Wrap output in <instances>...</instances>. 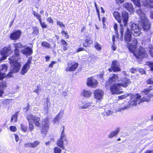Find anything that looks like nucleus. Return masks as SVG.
<instances>
[{
	"mask_svg": "<svg viewBox=\"0 0 153 153\" xmlns=\"http://www.w3.org/2000/svg\"><path fill=\"white\" fill-rule=\"evenodd\" d=\"M94 97L96 99L100 100H102L104 96L103 91L100 89L95 90L93 93Z\"/></svg>",
	"mask_w": 153,
	"mask_h": 153,
	"instance_id": "nucleus-13",
	"label": "nucleus"
},
{
	"mask_svg": "<svg viewBox=\"0 0 153 153\" xmlns=\"http://www.w3.org/2000/svg\"><path fill=\"white\" fill-rule=\"evenodd\" d=\"M57 25H59L61 28H62L63 27H65L63 23V22L59 20H57L56 22Z\"/></svg>",
	"mask_w": 153,
	"mask_h": 153,
	"instance_id": "nucleus-41",
	"label": "nucleus"
},
{
	"mask_svg": "<svg viewBox=\"0 0 153 153\" xmlns=\"http://www.w3.org/2000/svg\"><path fill=\"white\" fill-rule=\"evenodd\" d=\"M114 27L115 30L116 31V33H117V24L115 23L114 24Z\"/></svg>",
	"mask_w": 153,
	"mask_h": 153,
	"instance_id": "nucleus-56",
	"label": "nucleus"
},
{
	"mask_svg": "<svg viewBox=\"0 0 153 153\" xmlns=\"http://www.w3.org/2000/svg\"><path fill=\"white\" fill-rule=\"evenodd\" d=\"M113 113V112L112 111L108 110H105L103 112L102 114L103 116H108L112 114Z\"/></svg>",
	"mask_w": 153,
	"mask_h": 153,
	"instance_id": "nucleus-29",
	"label": "nucleus"
},
{
	"mask_svg": "<svg viewBox=\"0 0 153 153\" xmlns=\"http://www.w3.org/2000/svg\"><path fill=\"white\" fill-rule=\"evenodd\" d=\"M10 130L12 132H15L16 131V128L15 126H12L10 127Z\"/></svg>",
	"mask_w": 153,
	"mask_h": 153,
	"instance_id": "nucleus-45",
	"label": "nucleus"
},
{
	"mask_svg": "<svg viewBox=\"0 0 153 153\" xmlns=\"http://www.w3.org/2000/svg\"><path fill=\"white\" fill-rule=\"evenodd\" d=\"M132 1L134 2V4L138 7H139L140 5V0H131Z\"/></svg>",
	"mask_w": 153,
	"mask_h": 153,
	"instance_id": "nucleus-38",
	"label": "nucleus"
},
{
	"mask_svg": "<svg viewBox=\"0 0 153 153\" xmlns=\"http://www.w3.org/2000/svg\"><path fill=\"white\" fill-rule=\"evenodd\" d=\"M67 140L66 138H63L60 137L57 141V145L58 146L60 147L62 149H64L65 148L64 146L63 145V142L65 141H66Z\"/></svg>",
	"mask_w": 153,
	"mask_h": 153,
	"instance_id": "nucleus-22",
	"label": "nucleus"
},
{
	"mask_svg": "<svg viewBox=\"0 0 153 153\" xmlns=\"http://www.w3.org/2000/svg\"><path fill=\"white\" fill-rule=\"evenodd\" d=\"M14 55L9 58V62L14 72L18 71L19 68L21 67V62L19 61L20 59L19 51L18 48H21L22 45L20 43H16L14 44Z\"/></svg>",
	"mask_w": 153,
	"mask_h": 153,
	"instance_id": "nucleus-1",
	"label": "nucleus"
},
{
	"mask_svg": "<svg viewBox=\"0 0 153 153\" xmlns=\"http://www.w3.org/2000/svg\"><path fill=\"white\" fill-rule=\"evenodd\" d=\"M30 105H28L27 106L25 107L23 109L24 111L25 112H27L29 109Z\"/></svg>",
	"mask_w": 153,
	"mask_h": 153,
	"instance_id": "nucleus-53",
	"label": "nucleus"
},
{
	"mask_svg": "<svg viewBox=\"0 0 153 153\" xmlns=\"http://www.w3.org/2000/svg\"><path fill=\"white\" fill-rule=\"evenodd\" d=\"M39 22L42 28H45L47 27V25L45 24V22H42L41 20H40Z\"/></svg>",
	"mask_w": 153,
	"mask_h": 153,
	"instance_id": "nucleus-42",
	"label": "nucleus"
},
{
	"mask_svg": "<svg viewBox=\"0 0 153 153\" xmlns=\"http://www.w3.org/2000/svg\"><path fill=\"white\" fill-rule=\"evenodd\" d=\"M137 13L139 16L140 18L139 25L142 26L144 30L148 31L150 27V23L149 19L146 18L145 14L140 10L138 9Z\"/></svg>",
	"mask_w": 153,
	"mask_h": 153,
	"instance_id": "nucleus-3",
	"label": "nucleus"
},
{
	"mask_svg": "<svg viewBox=\"0 0 153 153\" xmlns=\"http://www.w3.org/2000/svg\"><path fill=\"white\" fill-rule=\"evenodd\" d=\"M134 54L137 58L139 59L146 57L147 56L145 49L141 46L134 53Z\"/></svg>",
	"mask_w": 153,
	"mask_h": 153,
	"instance_id": "nucleus-10",
	"label": "nucleus"
},
{
	"mask_svg": "<svg viewBox=\"0 0 153 153\" xmlns=\"http://www.w3.org/2000/svg\"><path fill=\"white\" fill-rule=\"evenodd\" d=\"M84 49L83 48H79V49H78L77 50V52H79L80 51H83L84 50Z\"/></svg>",
	"mask_w": 153,
	"mask_h": 153,
	"instance_id": "nucleus-61",
	"label": "nucleus"
},
{
	"mask_svg": "<svg viewBox=\"0 0 153 153\" xmlns=\"http://www.w3.org/2000/svg\"><path fill=\"white\" fill-rule=\"evenodd\" d=\"M147 83L149 84H153V80L151 79H148L146 81Z\"/></svg>",
	"mask_w": 153,
	"mask_h": 153,
	"instance_id": "nucleus-52",
	"label": "nucleus"
},
{
	"mask_svg": "<svg viewBox=\"0 0 153 153\" xmlns=\"http://www.w3.org/2000/svg\"><path fill=\"white\" fill-rule=\"evenodd\" d=\"M94 47L98 51H100L102 49L101 45L97 42L95 43Z\"/></svg>",
	"mask_w": 153,
	"mask_h": 153,
	"instance_id": "nucleus-30",
	"label": "nucleus"
},
{
	"mask_svg": "<svg viewBox=\"0 0 153 153\" xmlns=\"http://www.w3.org/2000/svg\"><path fill=\"white\" fill-rule=\"evenodd\" d=\"M25 147H30L32 148V143H28L25 144Z\"/></svg>",
	"mask_w": 153,
	"mask_h": 153,
	"instance_id": "nucleus-49",
	"label": "nucleus"
},
{
	"mask_svg": "<svg viewBox=\"0 0 153 153\" xmlns=\"http://www.w3.org/2000/svg\"><path fill=\"white\" fill-rule=\"evenodd\" d=\"M95 107V105L92 102H84L82 104L79 105V108L80 109L90 108Z\"/></svg>",
	"mask_w": 153,
	"mask_h": 153,
	"instance_id": "nucleus-17",
	"label": "nucleus"
},
{
	"mask_svg": "<svg viewBox=\"0 0 153 153\" xmlns=\"http://www.w3.org/2000/svg\"><path fill=\"white\" fill-rule=\"evenodd\" d=\"M33 14L34 15L36 16V17L38 19L39 21H40V20H41V15L38 13H36L35 11L33 12Z\"/></svg>",
	"mask_w": 153,
	"mask_h": 153,
	"instance_id": "nucleus-40",
	"label": "nucleus"
},
{
	"mask_svg": "<svg viewBox=\"0 0 153 153\" xmlns=\"http://www.w3.org/2000/svg\"><path fill=\"white\" fill-rule=\"evenodd\" d=\"M21 130L24 132H26L27 131V127L22 124H21Z\"/></svg>",
	"mask_w": 153,
	"mask_h": 153,
	"instance_id": "nucleus-36",
	"label": "nucleus"
},
{
	"mask_svg": "<svg viewBox=\"0 0 153 153\" xmlns=\"http://www.w3.org/2000/svg\"><path fill=\"white\" fill-rule=\"evenodd\" d=\"M54 153H61V149L58 147H55L53 149Z\"/></svg>",
	"mask_w": 153,
	"mask_h": 153,
	"instance_id": "nucleus-37",
	"label": "nucleus"
},
{
	"mask_svg": "<svg viewBox=\"0 0 153 153\" xmlns=\"http://www.w3.org/2000/svg\"><path fill=\"white\" fill-rule=\"evenodd\" d=\"M128 95L127 94L119 96L118 98L120 99H122L127 97Z\"/></svg>",
	"mask_w": 153,
	"mask_h": 153,
	"instance_id": "nucleus-51",
	"label": "nucleus"
},
{
	"mask_svg": "<svg viewBox=\"0 0 153 153\" xmlns=\"http://www.w3.org/2000/svg\"><path fill=\"white\" fill-rule=\"evenodd\" d=\"M6 86V82L3 81L0 82V88L5 87Z\"/></svg>",
	"mask_w": 153,
	"mask_h": 153,
	"instance_id": "nucleus-43",
	"label": "nucleus"
},
{
	"mask_svg": "<svg viewBox=\"0 0 153 153\" xmlns=\"http://www.w3.org/2000/svg\"><path fill=\"white\" fill-rule=\"evenodd\" d=\"M50 57L48 56H47L45 57L46 61L47 62L50 59Z\"/></svg>",
	"mask_w": 153,
	"mask_h": 153,
	"instance_id": "nucleus-62",
	"label": "nucleus"
},
{
	"mask_svg": "<svg viewBox=\"0 0 153 153\" xmlns=\"http://www.w3.org/2000/svg\"><path fill=\"white\" fill-rule=\"evenodd\" d=\"M68 67L65 69L66 71H74L77 68L78 64L75 62H68Z\"/></svg>",
	"mask_w": 153,
	"mask_h": 153,
	"instance_id": "nucleus-12",
	"label": "nucleus"
},
{
	"mask_svg": "<svg viewBox=\"0 0 153 153\" xmlns=\"http://www.w3.org/2000/svg\"><path fill=\"white\" fill-rule=\"evenodd\" d=\"M149 52L151 55L153 57V48H150L149 50Z\"/></svg>",
	"mask_w": 153,
	"mask_h": 153,
	"instance_id": "nucleus-54",
	"label": "nucleus"
},
{
	"mask_svg": "<svg viewBox=\"0 0 153 153\" xmlns=\"http://www.w3.org/2000/svg\"><path fill=\"white\" fill-rule=\"evenodd\" d=\"M32 58L31 57H30L28 59L27 62L26 64L24 65V66L22 68L21 71V73L22 75H25V74L26 73L28 69L30 68V64L31 63V60Z\"/></svg>",
	"mask_w": 153,
	"mask_h": 153,
	"instance_id": "nucleus-14",
	"label": "nucleus"
},
{
	"mask_svg": "<svg viewBox=\"0 0 153 153\" xmlns=\"http://www.w3.org/2000/svg\"><path fill=\"white\" fill-rule=\"evenodd\" d=\"M119 131V129H117L114 131L111 132L108 135V137L110 138H112L116 136Z\"/></svg>",
	"mask_w": 153,
	"mask_h": 153,
	"instance_id": "nucleus-26",
	"label": "nucleus"
},
{
	"mask_svg": "<svg viewBox=\"0 0 153 153\" xmlns=\"http://www.w3.org/2000/svg\"><path fill=\"white\" fill-rule=\"evenodd\" d=\"M118 82H119V84L121 87L123 86L124 88L126 87L131 83L130 80L126 77L122 78L120 80H119Z\"/></svg>",
	"mask_w": 153,
	"mask_h": 153,
	"instance_id": "nucleus-16",
	"label": "nucleus"
},
{
	"mask_svg": "<svg viewBox=\"0 0 153 153\" xmlns=\"http://www.w3.org/2000/svg\"><path fill=\"white\" fill-rule=\"evenodd\" d=\"M120 32L121 34V36H123L124 30H126V32L125 33L124 37L125 40L126 42H130L131 40V35L130 31H129V28L124 27L121 24H120Z\"/></svg>",
	"mask_w": 153,
	"mask_h": 153,
	"instance_id": "nucleus-7",
	"label": "nucleus"
},
{
	"mask_svg": "<svg viewBox=\"0 0 153 153\" xmlns=\"http://www.w3.org/2000/svg\"><path fill=\"white\" fill-rule=\"evenodd\" d=\"M123 7L128 10L130 12H131L133 10V5L131 3L126 2L123 4Z\"/></svg>",
	"mask_w": 153,
	"mask_h": 153,
	"instance_id": "nucleus-24",
	"label": "nucleus"
},
{
	"mask_svg": "<svg viewBox=\"0 0 153 153\" xmlns=\"http://www.w3.org/2000/svg\"><path fill=\"white\" fill-rule=\"evenodd\" d=\"M22 53L26 55L29 56L33 53V50L30 48L27 47L21 50Z\"/></svg>",
	"mask_w": 153,
	"mask_h": 153,
	"instance_id": "nucleus-23",
	"label": "nucleus"
},
{
	"mask_svg": "<svg viewBox=\"0 0 153 153\" xmlns=\"http://www.w3.org/2000/svg\"><path fill=\"white\" fill-rule=\"evenodd\" d=\"M138 71L140 73L142 74H144L145 72V71L143 69L141 68H139L138 69Z\"/></svg>",
	"mask_w": 153,
	"mask_h": 153,
	"instance_id": "nucleus-55",
	"label": "nucleus"
},
{
	"mask_svg": "<svg viewBox=\"0 0 153 153\" xmlns=\"http://www.w3.org/2000/svg\"><path fill=\"white\" fill-rule=\"evenodd\" d=\"M118 75L113 74L110 75L108 81L109 83H112L115 82L116 81L118 82Z\"/></svg>",
	"mask_w": 153,
	"mask_h": 153,
	"instance_id": "nucleus-21",
	"label": "nucleus"
},
{
	"mask_svg": "<svg viewBox=\"0 0 153 153\" xmlns=\"http://www.w3.org/2000/svg\"><path fill=\"white\" fill-rule=\"evenodd\" d=\"M61 33L62 35L65 34V36H68V33L65 32L64 30H62L61 32Z\"/></svg>",
	"mask_w": 153,
	"mask_h": 153,
	"instance_id": "nucleus-60",
	"label": "nucleus"
},
{
	"mask_svg": "<svg viewBox=\"0 0 153 153\" xmlns=\"http://www.w3.org/2000/svg\"><path fill=\"white\" fill-rule=\"evenodd\" d=\"M147 1L150 4L151 3L153 4V0H147Z\"/></svg>",
	"mask_w": 153,
	"mask_h": 153,
	"instance_id": "nucleus-63",
	"label": "nucleus"
},
{
	"mask_svg": "<svg viewBox=\"0 0 153 153\" xmlns=\"http://www.w3.org/2000/svg\"><path fill=\"white\" fill-rule=\"evenodd\" d=\"M132 43H128L126 45L129 51L131 52H133L136 48L137 41V39H134L132 40Z\"/></svg>",
	"mask_w": 153,
	"mask_h": 153,
	"instance_id": "nucleus-15",
	"label": "nucleus"
},
{
	"mask_svg": "<svg viewBox=\"0 0 153 153\" xmlns=\"http://www.w3.org/2000/svg\"><path fill=\"white\" fill-rule=\"evenodd\" d=\"M111 68H113V71L114 72H116L120 71L119 68V65L117 61L114 60L112 62L111 65Z\"/></svg>",
	"mask_w": 153,
	"mask_h": 153,
	"instance_id": "nucleus-19",
	"label": "nucleus"
},
{
	"mask_svg": "<svg viewBox=\"0 0 153 153\" xmlns=\"http://www.w3.org/2000/svg\"><path fill=\"white\" fill-rule=\"evenodd\" d=\"M27 119L28 121L29 130L30 131H32L34 128L33 123L36 126H40V117L31 114L27 116Z\"/></svg>",
	"mask_w": 153,
	"mask_h": 153,
	"instance_id": "nucleus-4",
	"label": "nucleus"
},
{
	"mask_svg": "<svg viewBox=\"0 0 153 153\" xmlns=\"http://www.w3.org/2000/svg\"><path fill=\"white\" fill-rule=\"evenodd\" d=\"M141 96L138 94H135L133 95L131 101L128 104L124 107H121L120 110H125L129 108L130 107L136 105L137 104L144 102H149L150 100L149 98L144 97L140 99Z\"/></svg>",
	"mask_w": 153,
	"mask_h": 153,
	"instance_id": "nucleus-2",
	"label": "nucleus"
},
{
	"mask_svg": "<svg viewBox=\"0 0 153 153\" xmlns=\"http://www.w3.org/2000/svg\"><path fill=\"white\" fill-rule=\"evenodd\" d=\"M17 114L16 113L14 115H13L11 119L10 122H16L17 121Z\"/></svg>",
	"mask_w": 153,
	"mask_h": 153,
	"instance_id": "nucleus-32",
	"label": "nucleus"
},
{
	"mask_svg": "<svg viewBox=\"0 0 153 153\" xmlns=\"http://www.w3.org/2000/svg\"><path fill=\"white\" fill-rule=\"evenodd\" d=\"M33 31L32 32V33L33 34L37 35L38 34L39 30L37 28L34 27H33Z\"/></svg>",
	"mask_w": 153,
	"mask_h": 153,
	"instance_id": "nucleus-39",
	"label": "nucleus"
},
{
	"mask_svg": "<svg viewBox=\"0 0 153 153\" xmlns=\"http://www.w3.org/2000/svg\"><path fill=\"white\" fill-rule=\"evenodd\" d=\"M123 26L124 27L129 28V31L130 30L134 36H137L141 33L140 28L135 23L130 22L129 23L128 26L127 25V23L125 26L124 25Z\"/></svg>",
	"mask_w": 153,
	"mask_h": 153,
	"instance_id": "nucleus-6",
	"label": "nucleus"
},
{
	"mask_svg": "<svg viewBox=\"0 0 153 153\" xmlns=\"http://www.w3.org/2000/svg\"><path fill=\"white\" fill-rule=\"evenodd\" d=\"M11 65V69L10 71L7 74V76L8 77H12L13 76L12 75V74L13 73H17V72H18L21 68V67H20L19 68L18 71L17 72H14L13 70V68L12 67L11 65Z\"/></svg>",
	"mask_w": 153,
	"mask_h": 153,
	"instance_id": "nucleus-31",
	"label": "nucleus"
},
{
	"mask_svg": "<svg viewBox=\"0 0 153 153\" xmlns=\"http://www.w3.org/2000/svg\"><path fill=\"white\" fill-rule=\"evenodd\" d=\"M152 90V89L151 88V87H149V88L145 89L142 92L144 94H147L149 93L150 91Z\"/></svg>",
	"mask_w": 153,
	"mask_h": 153,
	"instance_id": "nucleus-33",
	"label": "nucleus"
},
{
	"mask_svg": "<svg viewBox=\"0 0 153 153\" xmlns=\"http://www.w3.org/2000/svg\"><path fill=\"white\" fill-rule=\"evenodd\" d=\"M21 32L20 30H17L16 31L12 33L10 36V38L12 40H17L20 37Z\"/></svg>",
	"mask_w": 153,
	"mask_h": 153,
	"instance_id": "nucleus-20",
	"label": "nucleus"
},
{
	"mask_svg": "<svg viewBox=\"0 0 153 153\" xmlns=\"http://www.w3.org/2000/svg\"><path fill=\"white\" fill-rule=\"evenodd\" d=\"M62 132L61 133V137H62L65 138V134H64V130L65 129V128H64V126H62Z\"/></svg>",
	"mask_w": 153,
	"mask_h": 153,
	"instance_id": "nucleus-47",
	"label": "nucleus"
},
{
	"mask_svg": "<svg viewBox=\"0 0 153 153\" xmlns=\"http://www.w3.org/2000/svg\"><path fill=\"white\" fill-rule=\"evenodd\" d=\"M46 20L49 23H53V21L51 17H48V18Z\"/></svg>",
	"mask_w": 153,
	"mask_h": 153,
	"instance_id": "nucleus-50",
	"label": "nucleus"
},
{
	"mask_svg": "<svg viewBox=\"0 0 153 153\" xmlns=\"http://www.w3.org/2000/svg\"><path fill=\"white\" fill-rule=\"evenodd\" d=\"M148 65L151 68V70L153 71V62H148Z\"/></svg>",
	"mask_w": 153,
	"mask_h": 153,
	"instance_id": "nucleus-44",
	"label": "nucleus"
},
{
	"mask_svg": "<svg viewBox=\"0 0 153 153\" xmlns=\"http://www.w3.org/2000/svg\"><path fill=\"white\" fill-rule=\"evenodd\" d=\"M63 114V111H60L57 117L55 118V120H57L59 118V116L60 114L61 115H62Z\"/></svg>",
	"mask_w": 153,
	"mask_h": 153,
	"instance_id": "nucleus-46",
	"label": "nucleus"
},
{
	"mask_svg": "<svg viewBox=\"0 0 153 153\" xmlns=\"http://www.w3.org/2000/svg\"><path fill=\"white\" fill-rule=\"evenodd\" d=\"M8 67L7 65L5 64L2 65L0 66V79H2L1 77V71H3L4 72L6 71L7 70Z\"/></svg>",
	"mask_w": 153,
	"mask_h": 153,
	"instance_id": "nucleus-27",
	"label": "nucleus"
},
{
	"mask_svg": "<svg viewBox=\"0 0 153 153\" xmlns=\"http://www.w3.org/2000/svg\"><path fill=\"white\" fill-rule=\"evenodd\" d=\"M142 3L144 6H148L149 7L153 8V4H150L146 0H142Z\"/></svg>",
	"mask_w": 153,
	"mask_h": 153,
	"instance_id": "nucleus-28",
	"label": "nucleus"
},
{
	"mask_svg": "<svg viewBox=\"0 0 153 153\" xmlns=\"http://www.w3.org/2000/svg\"><path fill=\"white\" fill-rule=\"evenodd\" d=\"M56 63V62L54 61H52L51 63L49 65V67L50 68H53V65Z\"/></svg>",
	"mask_w": 153,
	"mask_h": 153,
	"instance_id": "nucleus-57",
	"label": "nucleus"
},
{
	"mask_svg": "<svg viewBox=\"0 0 153 153\" xmlns=\"http://www.w3.org/2000/svg\"><path fill=\"white\" fill-rule=\"evenodd\" d=\"M40 142L38 141H36L32 143V148H34L37 146L39 144Z\"/></svg>",
	"mask_w": 153,
	"mask_h": 153,
	"instance_id": "nucleus-34",
	"label": "nucleus"
},
{
	"mask_svg": "<svg viewBox=\"0 0 153 153\" xmlns=\"http://www.w3.org/2000/svg\"><path fill=\"white\" fill-rule=\"evenodd\" d=\"M41 45L43 46L50 48L51 45L46 42H43L41 43Z\"/></svg>",
	"mask_w": 153,
	"mask_h": 153,
	"instance_id": "nucleus-35",
	"label": "nucleus"
},
{
	"mask_svg": "<svg viewBox=\"0 0 153 153\" xmlns=\"http://www.w3.org/2000/svg\"><path fill=\"white\" fill-rule=\"evenodd\" d=\"M15 138L16 139V142H18L19 140V137L18 135H14Z\"/></svg>",
	"mask_w": 153,
	"mask_h": 153,
	"instance_id": "nucleus-59",
	"label": "nucleus"
},
{
	"mask_svg": "<svg viewBox=\"0 0 153 153\" xmlns=\"http://www.w3.org/2000/svg\"><path fill=\"white\" fill-rule=\"evenodd\" d=\"M87 83L88 86L94 88L96 87L97 85V81L96 79L91 78L88 79Z\"/></svg>",
	"mask_w": 153,
	"mask_h": 153,
	"instance_id": "nucleus-18",
	"label": "nucleus"
},
{
	"mask_svg": "<svg viewBox=\"0 0 153 153\" xmlns=\"http://www.w3.org/2000/svg\"><path fill=\"white\" fill-rule=\"evenodd\" d=\"M122 88L118 83H115L112 85L110 87V91L112 94H120L123 93V91H120Z\"/></svg>",
	"mask_w": 153,
	"mask_h": 153,
	"instance_id": "nucleus-9",
	"label": "nucleus"
},
{
	"mask_svg": "<svg viewBox=\"0 0 153 153\" xmlns=\"http://www.w3.org/2000/svg\"><path fill=\"white\" fill-rule=\"evenodd\" d=\"M113 15L115 19L120 23H121L122 21L123 22L124 25L126 26L128 18V13L124 11L122 13V16L120 17V15L118 12L114 11L113 13Z\"/></svg>",
	"mask_w": 153,
	"mask_h": 153,
	"instance_id": "nucleus-5",
	"label": "nucleus"
},
{
	"mask_svg": "<svg viewBox=\"0 0 153 153\" xmlns=\"http://www.w3.org/2000/svg\"><path fill=\"white\" fill-rule=\"evenodd\" d=\"M92 94V93L90 90H84L82 93V96L86 98L90 97Z\"/></svg>",
	"mask_w": 153,
	"mask_h": 153,
	"instance_id": "nucleus-25",
	"label": "nucleus"
},
{
	"mask_svg": "<svg viewBox=\"0 0 153 153\" xmlns=\"http://www.w3.org/2000/svg\"><path fill=\"white\" fill-rule=\"evenodd\" d=\"M61 45L64 46H67L68 44L64 40L62 39L61 41Z\"/></svg>",
	"mask_w": 153,
	"mask_h": 153,
	"instance_id": "nucleus-48",
	"label": "nucleus"
},
{
	"mask_svg": "<svg viewBox=\"0 0 153 153\" xmlns=\"http://www.w3.org/2000/svg\"><path fill=\"white\" fill-rule=\"evenodd\" d=\"M12 52L13 51L11 50L10 46L5 47L2 49L0 51V54L2 56L1 60L3 61L7 57L10 55Z\"/></svg>",
	"mask_w": 153,
	"mask_h": 153,
	"instance_id": "nucleus-8",
	"label": "nucleus"
},
{
	"mask_svg": "<svg viewBox=\"0 0 153 153\" xmlns=\"http://www.w3.org/2000/svg\"><path fill=\"white\" fill-rule=\"evenodd\" d=\"M150 17L153 19V12H151L150 15Z\"/></svg>",
	"mask_w": 153,
	"mask_h": 153,
	"instance_id": "nucleus-64",
	"label": "nucleus"
},
{
	"mask_svg": "<svg viewBox=\"0 0 153 153\" xmlns=\"http://www.w3.org/2000/svg\"><path fill=\"white\" fill-rule=\"evenodd\" d=\"M49 121L48 118H46L42 123L41 132L44 134H46L49 128Z\"/></svg>",
	"mask_w": 153,
	"mask_h": 153,
	"instance_id": "nucleus-11",
	"label": "nucleus"
},
{
	"mask_svg": "<svg viewBox=\"0 0 153 153\" xmlns=\"http://www.w3.org/2000/svg\"><path fill=\"white\" fill-rule=\"evenodd\" d=\"M116 3L118 4H121L123 3L125 0H115Z\"/></svg>",
	"mask_w": 153,
	"mask_h": 153,
	"instance_id": "nucleus-58",
	"label": "nucleus"
}]
</instances>
